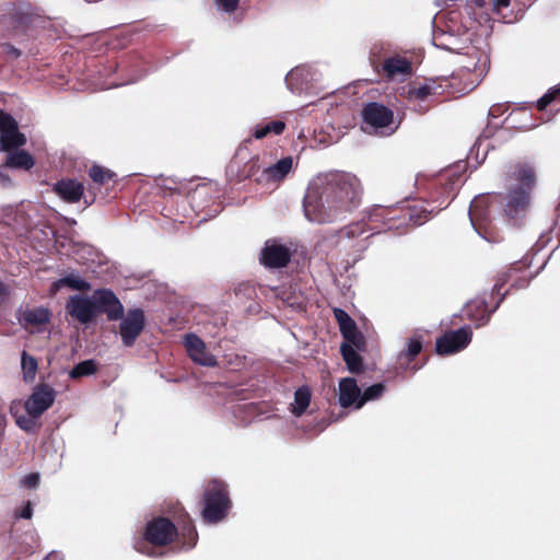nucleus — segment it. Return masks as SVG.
Listing matches in <instances>:
<instances>
[{
    "label": "nucleus",
    "instance_id": "obj_1",
    "mask_svg": "<svg viewBox=\"0 0 560 560\" xmlns=\"http://www.w3.org/2000/svg\"><path fill=\"white\" fill-rule=\"evenodd\" d=\"M445 11L434 18L432 42L435 47L457 51L470 40L469 31L499 20L513 23L517 16L511 0H443Z\"/></svg>",
    "mask_w": 560,
    "mask_h": 560
},
{
    "label": "nucleus",
    "instance_id": "obj_2",
    "mask_svg": "<svg viewBox=\"0 0 560 560\" xmlns=\"http://www.w3.org/2000/svg\"><path fill=\"white\" fill-rule=\"evenodd\" d=\"M536 184L534 168L526 163L515 164L505 179L506 194L503 198V213L508 223L518 226L525 220L532 205V192ZM502 205L500 195L476 197L468 214L472 228L486 241L497 243L500 237L491 225L492 210Z\"/></svg>",
    "mask_w": 560,
    "mask_h": 560
},
{
    "label": "nucleus",
    "instance_id": "obj_3",
    "mask_svg": "<svg viewBox=\"0 0 560 560\" xmlns=\"http://www.w3.org/2000/svg\"><path fill=\"white\" fill-rule=\"evenodd\" d=\"M362 194L361 180L354 174L341 171L318 174L308 184L304 214L314 223L335 222L360 206Z\"/></svg>",
    "mask_w": 560,
    "mask_h": 560
},
{
    "label": "nucleus",
    "instance_id": "obj_4",
    "mask_svg": "<svg viewBox=\"0 0 560 560\" xmlns=\"http://www.w3.org/2000/svg\"><path fill=\"white\" fill-rule=\"evenodd\" d=\"M397 211L394 208L373 206L361 221L349 224L340 231V244L352 249L354 254H362L369 247V237L381 233L383 228L393 230L400 226L395 223L398 220Z\"/></svg>",
    "mask_w": 560,
    "mask_h": 560
},
{
    "label": "nucleus",
    "instance_id": "obj_5",
    "mask_svg": "<svg viewBox=\"0 0 560 560\" xmlns=\"http://www.w3.org/2000/svg\"><path fill=\"white\" fill-rule=\"evenodd\" d=\"M26 142V138L19 131L16 120L0 109V152H9L5 165L11 168L30 170L34 165L33 156L24 150L18 149Z\"/></svg>",
    "mask_w": 560,
    "mask_h": 560
},
{
    "label": "nucleus",
    "instance_id": "obj_6",
    "mask_svg": "<svg viewBox=\"0 0 560 560\" xmlns=\"http://www.w3.org/2000/svg\"><path fill=\"white\" fill-rule=\"evenodd\" d=\"M203 502V520L211 524L222 521L231 508L225 483L218 479L209 481L205 490Z\"/></svg>",
    "mask_w": 560,
    "mask_h": 560
},
{
    "label": "nucleus",
    "instance_id": "obj_7",
    "mask_svg": "<svg viewBox=\"0 0 560 560\" xmlns=\"http://www.w3.org/2000/svg\"><path fill=\"white\" fill-rule=\"evenodd\" d=\"M364 130L381 136L393 135L397 126H393L394 113L380 103H369L362 112Z\"/></svg>",
    "mask_w": 560,
    "mask_h": 560
},
{
    "label": "nucleus",
    "instance_id": "obj_8",
    "mask_svg": "<svg viewBox=\"0 0 560 560\" xmlns=\"http://www.w3.org/2000/svg\"><path fill=\"white\" fill-rule=\"evenodd\" d=\"M475 31H469L470 40L463 44L460 49H458L457 54L466 55L467 61L462 65V69L467 71L468 73H474L475 79L471 81V89L478 85L486 73L488 72L490 59L489 55L486 50H482L476 46H469L472 43V36L475 35Z\"/></svg>",
    "mask_w": 560,
    "mask_h": 560
},
{
    "label": "nucleus",
    "instance_id": "obj_9",
    "mask_svg": "<svg viewBox=\"0 0 560 560\" xmlns=\"http://www.w3.org/2000/svg\"><path fill=\"white\" fill-rule=\"evenodd\" d=\"M471 337L470 327L450 330L436 340V352L439 354H453L462 351L469 345Z\"/></svg>",
    "mask_w": 560,
    "mask_h": 560
},
{
    "label": "nucleus",
    "instance_id": "obj_10",
    "mask_svg": "<svg viewBox=\"0 0 560 560\" xmlns=\"http://www.w3.org/2000/svg\"><path fill=\"white\" fill-rule=\"evenodd\" d=\"M56 390L49 385L43 384L34 388L32 395L25 401V410L32 418L40 417L51 407L56 399Z\"/></svg>",
    "mask_w": 560,
    "mask_h": 560
},
{
    "label": "nucleus",
    "instance_id": "obj_11",
    "mask_svg": "<svg viewBox=\"0 0 560 560\" xmlns=\"http://www.w3.org/2000/svg\"><path fill=\"white\" fill-rule=\"evenodd\" d=\"M95 292L92 296L71 295L66 304L67 313L81 324L90 323L96 314Z\"/></svg>",
    "mask_w": 560,
    "mask_h": 560
},
{
    "label": "nucleus",
    "instance_id": "obj_12",
    "mask_svg": "<svg viewBox=\"0 0 560 560\" xmlns=\"http://www.w3.org/2000/svg\"><path fill=\"white\" fill-rule=\"evenodd\" d=\"M176 533V527L170 520L160 517L147 525L144 539L153 546H165L173 540Z\"/></svg>",
    "mask_w": 560,
    "mask_h": 560
},
{
    "label": "nucleus",
    "instance_id": "obj_13",
    "mask_svg": "<svg viewBox=\"0 0 560 560\" xmlns=\"http://www.w3.org/2000/svg\"><path fill=\"white\" fill-rule=\"evenodd\" d=\"M144 327V314L140 308L129 310L122 318L119 327L121 341L126 347H131Z\"/></svg>",
    "mask_w": 560,
    "mask_h": 560
},
{
    "label": "nucleus",
    "instance_id": "obj_14",
    "mask_svg": "<svg viewBox=\"0 0 560 560\" xmlns=\"http://www.w3.org/2000/svg\"><path fill=\"white\" fill-rule=\"evenodd\" d=\"M184 346L189 358L202 366L214 368L218 361L213 354L207 350V346L196 334L189 332L184 337Z\"/></svg>",
    "mask_w": 560,
    "mask_h": 560
},
{
    "label": "nucleus",
    "instance_id": "obj_15",
    "mask_svg": "<svg viewBox=\"0 0 560 560\" xmlns=\"http://www.w3.org/2000/svg\"><path fill=\"white\" fill-rule=\"evenodd\" d=\"M319 80V73L311 66H300L292 69L285 77L288 88L295 93L308 90Z\"/></svg>",
    "mask_w": 560,
    "mask_h": 560
},
{
    "label": "nucleus",
    "instance_id": "obj_16",
    "mask_svg": "<svg viewBox=\"0 0 560 560\" xmlns=\"http://www.w3.org/2000/svg\"><path fill=\"white\" fill-rule=\"evenodd\" d=\"M96 313H105L109 320L120 319L124 315V306L113 291L101 289L95 291Z\"/></svg>",
    "mask_w": 560,
    "mask_h": 560
},
{
    "label": "nucleus",
    "instance_id": "obj_17",
    "mask_svg": "<svg viewBox=\"0 0 560 560\" xmlns=\"http://www.w3.org/2000/svg\"><path fill=\"white\" fill-rule=\"evenodd\" d=\"M293 164L294 160L292 156H284L276 163L265 167L257 177V182L260 184L279 185L293 170Z\"/></svg>",
    "mask_w": 560,
    "mask_h": 560
},
{
    "label": "nucleus",
    "instance_id": "obj_18",
    "mask_svg": "<svg viewBox=\"0 0 560 560\" xmlns=\"http://www.w3.org/2000/svg\"><path fill=\"white\" fill-rule=\"evenodd\" d=\"M398 211V220H408L410 224H412L413 226H418L430 219V217L436 211V207H432V205L429 201H427L409 206Z\"/></svg>",
    "mask_w": 560,
    "mask_h": 560
},
{
    "label": "nucleus",
    "instance_id": "obj_19",
    "mask_svg": "<svg viewBox=\"0 0 560 560\" xmlns=\"http://www.w3.org/2000/svg\"><path fill=\"white\" fill-rule=\"evenodd\" d=\"M361 398V388L355 378L345 377L338 384V402L342 408L353 407L357 409Z\"/></svg>",
    "mask_w": 560,
    "mask_h": 560
},
{
    "label": "nucleus",
    "instance_id": "obj_20",
    "mask_svg": "<svg viewBox=\"0 0 560 560\" xmlns=\"http://www.w3.org/2000/svg\"><path fill=\"white\" fill-rule=\"evenodd\" d=\"M382 71L389 80H405L411 74V62L400 56L386 58L382 65Z\"/></svg>",
    "mask_w": 560,
    "mask_h": 560
},
{
    "label": "nucleus",
    "instance_id": "obj_21",
    "mask_svg": "<svg viewBox=\"0 0 560 560\" xmlns=\"http://www.w3.org/2000/svg\"><path fill=\"white\" fill-rule=\"evenodd\" d=\"M289 249L279 244L267 243L261 253V261L265 266L271 268H281L290 261Z\"/></svg>",
    "mask_w": 560,
    "mask_h": 560
},
{
    "label": "nucleus",
    "instance_id": "obj_22",
    "mask_svg": "<svg viewBox=\"0 0 560 560\" xmlns=\"http://www.w3.org/2000/svg\"><path fill=\"white\" fill-rule=\"evenodd\" d=\"M54 191L66 202L75 203L78 202L83 192V185L75 179H61L54 185Z\"/></svg>",
    "mask_w": 560,
    "mask_h": 560
},
{
    "label": "nucleus",
    "instance_id": "obj_23",
    "mask_svg": "<svg viewBox=\"0 0 560 560\" xmlns=\"http://www.w3.org/2000/svg\"><path fill=\"white\" fill-rule=\"evenodd\" d=\"M10 19L13 25V36L26 34L35 21V16L28 11V7L13 8L10 12Z\"/></svg>",
    "mask_w": 560,
    "mask_h": 560
},
{
    "label": "nucleus",
    "instance_id": "obj_24",
    "mask_svg": "<svg viewBox=\"0 0 560 560\" xmlns=\"http://www.w3.org/2000/svg\"><path fill=\"white\" fill-rule=\"evenodd\" d=\"M439 86L433 80L427 81L421 85L412 86L408 91V100L411 103H424L432 96L439 95Z\"/></svg>",
    "mask_w": 560,
    "mask_h": 560
},
{
    "label": "nucleus",
    "instance_id": "obj_25",
    "mask_svg": "<svg viewBox=\"0 0 560 560\" xmlns=\"http://www.w3.org/2000/svg\"><path fill=\"white\" fill-rule=\"evenodd\" d=\"M311 389L307 386L299 387L294 393V401L291 404L290 411L295 417H301L311 402Z\"/></svg>",
    "mask_w": 560,
    "mask_h": 560
},
{
    "label": "nucleus",
    "instance_id": "obj_26",
    "mask_svg": "<svg viewBox=\"0 0 560 560\" xmlns=\"http://www.w3.org/2000/svg\"><path fill=\"white\" fill-rule=\"evenodd\" d=\"M51 313L46 307L26 308L22 313L21 320L27 325H44L50 320Z\"/></svg>",
    "mask_w": 560,
    "mask_h": 560
},
{
    "label": "nucleus",
    "instance_id": "obj_27",
    "mask_svg": "<svg viewBox=\"0 0 560 560\" xmlns=\"http://www.w3.org/2000/svg\"><path fill=\"white\" fill-rule=\"evenodd\" d=\"M66 285L72 290L88 291L91 285L88 281L77 275H68L52 283V291L56 292L60 287Z\"/></svg>",
    "mask_w": 560,
    "mask_h": 560
},
{
    "label": "nucleus",
    "instance_id": "obj_28",
    "mask_svg": "<svg viewBox=\"0 0 560 560\" xmlns=\"http://www.w3.org/2000/svg\"><path fill=\"white\" fill-rule=\"evenodd\" d=\"M285 129V124L282 120H273L265 125H257L253 129V137L255 139H262L270 133L281 135Z\"/></svg>",
    "mask_w": 560,
    "mask_h": 560
},
{
    "label": "nucleus",
    "instance_id": "obj_29",
    "mask_svg": "<svg viewBox=\"0 0 560 560\" xmlns=\"http://www.w3.org/2000/svg\"><path fill=\"white\" fill-rule=\"evenodd\" d=\"M340 350L348 370L351 373H358L361 370L362 362L354 348L350 345H341Z\"/></svg>",
    "mask_w": 560,
    "mask_h": 560
},
{
    "label": "nucleus",
    "instance_id": "obj_30",
    "mask_svg": "<svg viewBox=\"0 0 560 560\" xmlns=\"http://www.w3.org/2000/svg\"><path fill=\"white\" fill-rule=\"evenodd\" d=\"M97 371V363L95 360H84L79 362L73 366V369L69 372V376L71 378H80L83 376L93 375Z\"/></svg>",
    "mask_w": 560,
    "mask_h": 560
},
{
    "label": "nucleus",
    "instance_id": "obj_31",
    "mask_svg": "<svg viewBox=\"0 0 560 560\" xmlns=\"http://www.w3.org/2000/svg\"><path fill=\"white\" fill-rule=\"evenodd\" d=\"M177 522L178 525L180 526L183 536H186L189 539V547L191 548L196 544L197 532L194 525L191 524L189 516L185 512L180 511L179 515L177 516Z\"/></svg>",
    "mask_w": 560,
    "mask_h": 560
},
{
    "label": "nucleus",
    "instance_id": "obj_32",
    "mask_svg": "<svg viewBox=\"0 0 560 560\" xmlns=\"http://www.w3.org/2000/svg\"><path fill=\"white\" fill-rule=\"evenodd\" d=\"M384 390V384L378 383L368 387L363 393L361 392V398L357 405V409H361L368 401L378 399L383 395Z\"/></svg>",
    "mask_w": 560,
    "mask_h": 560
},
{
    "label": "nucleus",
    "instance_id": "obj_33",
    "mask_svg": "<svg viewBox=\"0 0 560 560\" xmlns=\"http://www.w3.org/2000/svg\"><path fill=\"white\" fill-rule=\"evenodd\" d=\"M21 366L25 380L34 378L37 371V361L34 357L30 355L26 351L22 352Z\"/></svg>",
    "mask_w": 560,
    "mask_h": 560
},
{
    "label": "nucleus",
    "instance_id": "obj_34",
    "mask_svg": "<svg viewBox=\"0 0 560 560\" xmlns=\"http://www.w3.org/2000/svg\"><path fill=\"white\" fill-rule=\"evenodd\" d=\"M342 336L347 341L343 345H350L357 349H362L364 347V337L362 332L359 331L357 325L345 331Z\"/></svg>",
    "mask_w": 560,
    "mask_h": 560
},
{
    "label": "nucleus",
    "instance_id": "obj_35",
    "mask_svg": "<svg viewBox=\"0 0 560 560\" xmlns=\"http://www.w3.org/2000/svg\"><path fill=\"white\" fill-rule=\"evenodd\" d=\"M422 350V340L415 336L408 340L407 349L400 353V358H406L408 362L413 360Z\"/></svg>",
    "mask_w": 560,
    "mask_h": 560
},
{
    "label": "nucleus",
    "instance_id": "obj_36",
    "mask_svg": "<svg viewBox=\"0 0 560 560\" xmlns=\"http://www.w3.org/2000/svg\"><path fill=\"white\" fill-rule=\"evenodd\" d=\"M89 174L93 182L97 184H104L112 179V177L114 176V174L109 170H106L98 165H93L90 168Z\"/></svg>",
    "mask_w": 560,
    "mask_h": 560
},
{
    "label": "nucleus",
    "instance_id": "obj_37",
    "mask_svg": "<svg viewBox=\"0 0 560 560\" xmlns=\"http://www.w3.org/2000/svg\"><path fill=\"white\" fill-rule=\"evenodd\" d=\"M334 313H335V317L339 324L341 334H343L348 329L355 326V323L353 322V319L343 310L335 308Z\"/></svg>",
    "mask_w": 560,
    "mask_h": 560
},
{
    "label": "nucleus",
    "instance_id": "obj_38",
    "mask_svg": "<svg viewBox=\"0 0 560 560\" xmlns=\"http://www.w3.org/2000/svg\"><path fill=\"white\" fill-rule=\"evenodd\" d=\"M560 94V84L553 86L550 89L545 95H542L537 101V108L539 110H545L546 107L556 100V97Z\"/></svg>",
    "mask_w": 560,
    "mask_h": 560
},
{
    "label": "nucleus",
    "instance_id": "obj_39",
    "mask_svg": "<svg viewBox=\"0 0 560 560\" xmlns=\"http://www.w3.org/2000/svg\"><path fill=\"white\" fill-rule=\"evenodd\" d=\"M238 2L240 0H213L217 9L225 13L234 12L238 7Z\"/></svg>",
    "mask_w": 560,
    "mask_h": 560
},
{
    "label": "nucleus",
    "instance_id": "obj_40",
    "mask_svg": "<svg viewBox=\"0 0 560 560\" xmlns=\"http://www.w3.org/2000/svg\"><path fill=\"white\" fill-rule=\"evenodd\" d=\"M22 485L27 487V488H35L38 486L39 483V475L38 474H30V475H26L23 479H22Z\"/></svg>",
    "mask_w": 560,
    "mask_h": 560
},
{
    "label": "nucleus",
    "instance_id": "obj_41",
    "mask_svg": "<svg viewBox=\"0 0 560 560\" xmlns=\"http://www.w3.org/2000/svg\"><path fill=\"white\" fill-rule=\"evenodd\" d=\"M34 418L20 417L16 420L18 425L24 431H31L34 427Z\"/></svg>",
    "mask_w": 560,
    "mask_h": 560
},
{
    "label": "nucleus",
    "instance_id": "obj_42",
    "mask_svg": "<svg viewBox=\"0 0 560 560\" xmlns=\"http://www.w3.org/2000/svg\"><path fill=\"white\" fill-rule=\"evenodd\" d=\"M459 183H460V178L457 177L456 180H452V182L445 184V186L443 188V194L446 195V197H448L456 189V187L459 185Z\"/></svg>",
    "mask_w": 560,
    "mask_h": 560
},
{
    "label": "nucleus",
    "instance_id": "obj_43",
    "mask_svg": "<svg viewBox=\"0 0 560 560\" xmlns=\"http://www.w3.org/2000/svg\"><path fill=\"white\" fill-rule=\"evenodd\" d=\"M474 306H477L478 308H481V310H486L487 308V304L485 302H472V303H469L467 306H466V314L467 316H469L470 318H474L472 314H471V310Z\"/></svg>",
    "mask_w": 560,
    "mask_h": 560
},
{
    "label": "nucleus",
    "instance_id": "obj_44",
    "mask_svg": "<svg viewBox=\"0 0 560 560\" xmlns=\"http://www.w3.org/2000/svg\"><path fill=\"white\" fill-rule=\"evenodd\" d=\"M3 50L12 58H18L21 55L20 50L10 44L3 45Z\"/></svg>",
    "mask_w": 560,
    "mask_h": 560
},
{
    "label": "nucleus",
    "instance_id": "obj_45",
    "mask_svg": "<svg viewBox=\"0 0 560 560\" xmlns=\"http://www.w3.org/2000/svg\"><path fill=\"white\" fill-rule=\"evenodd\" d=\"M33 515V509H32V505H31V502H27V504L25 505V508L16 514L18 517H21V518H31Z\"/></svg>",
    "mask_w": 560,
    "mask_h": 560
},
{
    "label": "nucleus",
    "instance_id": "obj_46",
    "mask_svg": "<svg viewBox=\"0 0 560 560\" xmlns=\"http://www.w3.org/2000/svg\"><path fill=\"white\" fill-rule=\"evenodd\" d=\"M505 281H506L505 278L504 279L499 278L497 280V282L494 283V285H493L492 293L493 294H500V291H501L503 284L505 283Z\"/></svg>",
    "mask_w": 560,
    "mask_h": 560
},
{
    "label": "nucleus",
    "instance_id": "obj_47",
    "mask_svg": "<svg viewBox=\"0 0 560 560\" xmlns=\"http://www.w3.org/2000/svg\"><path fill=\"white\" fill-rule=\"evenodd\" d=\"M8 295V287L0 281V302Z\"/></svg>",
    "mask_w": 560,
    "mask_h": 560
},
{
    "label": "nucleus",
    "instance_id": "obj_48",
    "mask_svg": "<svg viewBox=\"0 0 560 560\" xmlns=\"http://www.w3.org/2000/svg\"><path fill=\"white\" fill-rule=\"evenodd\" d=\"M381 49H382V45H378V44L373 45V47L371 48V55L373 57L378 56L381 52Z\"/></svg>",
    "mask_w": 560,
    "mask_h": 560
},
{
    "label": "nucleus",
    "instance_id": "obj_49",
    "mask_svg": "<svg viewBox=\"0 0 560 560\" xmlns=\"http://www.w3.org/2000/svg\"><path fill=\"white\" fill-rule=\"evenodd\" d=\"M145 542H140L136 546L137 550L142 552V553H147L148 556L150 557H154L155 555L152 552V551H148V550H144L141 546L144 545Z\"/></svg>",
    "mask_w": 560,
    "mask_h": 560
},
{
    "label": "nucleus",
    "instance_id": "obj_50",
    "mask_svg": "<svg viewBox=\"0 0 560 560\" xmlns=\"http://www.w3.org/2000/svg\"><path fill=\"white\" fill-rule=\"evenodd\" d=\"M430 203L433 206V203H436V200H433V202H430ZM443 203H444V200L440 201L439 206H435L436 207V211L435 212L440 211L443 208ZM448 203H445L444 207H446Z\"/></svg>",
    "mask_w": 560,
    "mask_h": 560
},
{
    "label": "nucleus",
    "instance_id": "obj_51",
    "mask_svg": "<svg viewBox=\"0 0 560 560\" xmlns=\"http://www.w3.org/2000/svg\"><path fill=\"white\" fill-rule=\"evenodd\" d=\"M490 319V314H487L486 316H482V322L479 323L478 325H485L486 323H488Z\"/></svg>",
    "mask_w": 560,
    "mask_h": 560
},
{
    "label": "nucleus",
    "instance_id": "obj_52",
    "mask_svg": "<svg viewBox=\"0 0 560 560\" xmlns=\"http://www.w3.org/2000/svg\"><path fill=\"white\" fill-rule=\"evenodd\" d=\"M417 110H418V112L423 113V112H425V110H427V107L419 105V107L417 108Z\"/></svg>",
    "mask_w": 560,
    "mask_h": 560
}]
</instances>
